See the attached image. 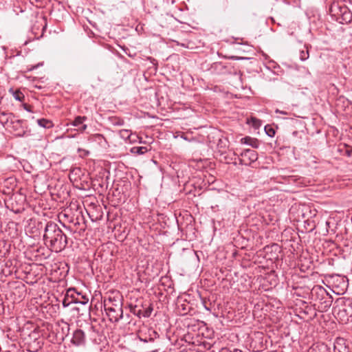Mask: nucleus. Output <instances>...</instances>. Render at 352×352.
Here are the masks:
<instances>
[{"instance_id":"nucleus-16","label":"nucleus","mask_w":352,"mask_h":352,"mask_svg":"<svg viewBox=\"0 0 352 352\" xmlns=\"http://www.w3.org/2000/svg\"><path fill=\"white\" fill-rule=\"evenodd\" d=\"M10 92H11L12 94V96L16 100H18L20 102H22L24 100L25 96L21 91H19V90L14 91L12 89H10Z\"/></svg>"},{"instance_id":"nucleus-33","label":"nucleus","mask_w":352,"mask_h":352,"mask_svg":"<svg viewBox=\"0 0 352 352\" xmlns=\"http://www.w3.org/2000/svg\"><path fill=\"white\" fill-rule=\"evenodd\" d=\"M298 134V131H294L292 133L293 136H297Z\"/></svg>"},{"instance_id":"nucleus-34","label":"nucleus","mask_w":352,"mask_h":352,"mask_svg":"<svg viewBox=\"0 0 352 352\" xmlns=\"http://www.w3.org/2000/svg\"><path fill=\"white\" fill-rule=\"evenodd\" d=\"M232 352H243V351L241 350H240V349H235L233 350Z\"/></svg>"},{"instance_id":"nucleus-20","label":"nucleus","mask_w":352,"mask_h":352,"mask_svg":"<svg viewBox=\"0 0 352 352\" xmlns=\"http://www.w3.org/2000/svg\"><path fill=\"white\" fill-rule=\"evenodd\" d=\"M91 139L93 141L98 142L100 144H102V141L106 142V140H105L104 137L103 136V135L100 134V133L94 134L91 137Z\"/></svg>"},{"instance_id":"nucleus-11","label":"nucleus","mask_w":352,"mask_h":352,"mask_svg":"<svg viewBox=\"0 0 352 352\" xmlns=\"http://www.w3.org/2000/svg\"><path fill=\"white\" fill-rule=\"evenodd\" d=\"M307 352H331V349L326 344L321 342L314 344Z\"/></svg>"},{"instance_id":"nucleus-28","label":"nucleus","mask_w":352,"mask_h":352,"mask_svg":"<svg viewBox=\"0 0 352 352\" xmlns=\"http://www.w3.org/2000/svg\"><path fill=\"white\" fill-rule=\"evenodd\" d=\"M23 108L24 109H25L27 111H29V112H31L32 111V109H31V107L29 106L28 104H23Z\"/></svg>"},{"instance_id":"nucleus-14","label":"nucleus","mask_w":352,"mask_h":352,"mask_svg":"<svg viewBox=\"0 0 352 352\" xmlns=\"http://www.w3.org/2000/svg\"><path fill=\"white\" fill-rule=\"evenodd\" d=\"M153 310V309L152 305L150 303L148 305L147 304V305L144 306V308L142 311L141 317L142 316L144 317V318L150 317Z\"/></svg>"},{"instance_id":"nucleus-30","label":"nucleus","mask_w":352,"mask_h":352,"mask_svg":"<svg viewBox=\"0 0 352 352\" xmlns=\"http://www.w3.org/2000/svg\"><path fill=\"white\" fill-rule=\"evenodd\" d=\"M276 113H280L283 114V115H287V112H285V111H280V110H278V109H276Z\"/></svg>"},{"instance_id":"nucleus-35","label":"nucleus","mask_w":352,"mask_h":352,"mask_svg":"<svg viewBox=\"0 0 352 352\" xmlns=\"http://www.w3.org/2000/svg\"><path fill=\"white\" fill-rule=\"evenodd\" d=\"M346 153H347V155H349H349H351V151H346Z\"/></svg>"},{"instance_id":"nucleus-19","label":"nucleus","mask_w":352,"mask_h":352,"mask_svg":"<svg viewBox=\"0 0 352 352\" xmlns=\"http://www.w3.org/2000/svg\"><path fill=\"white\" fill-rule=\"evenodd\" d=\"M119 134L121 138L128 140L130 138L131 131L128 129H122L119 131Z\"/></svg>"},{"instance_id":"nucleus-24","label":"nucleus","mask_w":352,"mask_h":352,"mask_svg":"<svg viewBox=\"0 0 352 352\" xmlns=\"http://www.w3.org/2000/svg\"><path fill=\"white\" fill-rule=\"evenodd\" d=\"M309 58V52L308 50L304 51L302 50L300 52V59L302 61L306 60Z\"/></svg>"},{"instance_id":"nucleus-21","label":"nucleus","mask_w":352,"mask_h":352,"mask_svg":"<svg viewBox=\"0 0 352 352\" xmlns=\"http://www.w3.org/2000/svg\"><path fill=\"white\" fill-rule=\"evenodd\" d=\"M265 131L266 134L271 138L275 135V130L270 125L265 126Z\"/></svg>"},{"instance_id":"nucleus-17","label":"nucleus","mask_w":352,"mask_h":352,"mask_svg":"<svg viewBox=\"0 0 352 352\" xmlns=\"http://www.w3.org/2000/svg\"><path fill=\"white\" fill-rule=\"evenodd\" d=\"M110 121L114 126H122L124 123V120L118 117H112L110 118Z\"/></svg>"},{"instance_id":"nucleus-26","label":"nucleus","mask_w":352,"mask_h":352,"mask_svg":"<svg viewBox=\"0 0 352 352\" xmlns=\"http://www.w3.org/2000/svg\"><path fill=\"white\" fill-rule=\"evenodd\" d=\"M269 248H271V249H272V251H275V252H276V251H278V250H279L280 247L278 246V244L274 243V244H272L270 247L267 246V247H265V250L269 249Z\"/></svg>"},{"instance_id":"nucleus-31","label":"nucleus","mask_w":352,"mask_h":352,"mask_svg":"<svg viewBox=\"0 0 352 352\" xmlns=\"http://www.w3.org/2000/svg\"><path fill=\"white\" fill-rule=\"evenodd\" d=\"M232 59H234V60H240V59H244V58L243 57H239V56H232L231 57Z\"/></svg>"},{"instance_id":"nucleus-22","label":"nucleus","mask_w":352,"mask_h":352,"mask_svg":"<svg viewBox=\"0 0 352 352\" xmlns=\"http://www.w3.org/2000/svg\"><path fill=\"white\" fill-rule=\"evenodd\" d=\"M79 226H80V232L85 231L86 228L85 221L81 212H80L79 214Z\"/></svg>"},{"instance_id":"nucleus-23","label":"nucleus","mask_w":352,"mask_h":352,"mask_svg":"<svg viewBox=\"0 0 352 352\" xmlns=\"http://www.w3.org/2000/svg\"><path fill=\"white\" fill-rule=\"evenodd\" d=\"M148 336H149V340L151 342H154V340L156 338H158L160 337L158 333L154 330H150Z\"/></svg>"},{"instance_id":"nucleus-27","label":"nucleus","mask_w":352,"mask_h":352,"mask_svg":"<svg viewBox=\"0 0 352 352\" xmlns=\"http://www.w3.org/2000/svg\"><path fill=\"white\" fill-rule=\"evenodd\" d=\"M252 122L254 123V126L256 127V126H258L260 125V121L258 119H256L255 118H252Z\"/></svg>"},{"instance_id":"nucleus-36","label":"nucleus","mask_w":352,"mask_h":352,"mask_svg":"<svg viewBox=\"0 0 352 352\" xmlns=\"http://www.w3.org/2000/svg\"><path fill=\"white\" fill-rule=\"evenodd\" d=\"M151 352H158V350H157V349H155V350H153V351H151Z\"/></svg>"},{"instance_id":"nucleus-25","label":"nucleus","mask_w":352,"mask_h":352,"mask_svg":"<svg viewBox=\"0 0 352 352\" xmlns=\"http://www.w3.org/2000/svg\"><path fill=\"white\" fill-rule=\"evenodd\" d=\"M74 303V302H71V298H68L67 296V294L63 300V305L64 307H68L70 304Z\"/></svg>"},{"instance_id":"nucleus-5","label":"nucleus","mask_w":352,"mask_h":352,"mask_svg":"<svg viewBox=\"0 0 352 352\" xmlns=\"http://www.w3.org/2000/svg\"><path fill=\"white\" fill-rule=\"evenodd\" d=\"M67 296L71 298V302L75 304L87 305L89 302V298L87 296L77 292L74 288H70L67 291Z\"/></svg>"},{"instance_id":"nucleus-2","label":"nucleus","mask_w":352,"mask_h":352,"mask_svg":"<svg viewBox=\"0 0 352 352\" xmlns=\"http://www.w3.org/2000/svg\"><path fill=\"white\" fill-rule=\"evenodd\" d=\"M123 297L119 292H111L104 298V309L111 322L123 318Z\"/></svg>"},{"instance_id":"nucleus-37","label":"nucleus","mask_w":352,"mask_h":352,"mask_svg":"<svg viewBox=\"0 0 352 352\" xmlns=\"http://www.w3.org/2000/svg\"><path fill=\"white\" fill-rule=\"evenodd\" d=\"M38 65H36V66H34L32 69L37 68V67H38Z\"/></svg>"},{"instance_id":"nucleus-29","label":"nucleus","mask_w":352,"mask_h":352,"mask_svg":"<svg viewBox=\"0 0 352 352\" xmlns=\"http://www.w3.org/2000/svg\"><path fill=\"white\" fill-rule=\"evenodd\" d=\"M140 340H141L142 342H151V341L149 340V337H148V338H140Z\"/></svg>"},{"instance_id":"nucleus-15","label":"nucleus","mask_w":352,"mask_h":352,"mask_svg":"<svg viewBox=\"0 0 352 352\" xmlns=\"http://www.w3.org/2000/svg\"><path fill=\"white\" fill-rule=\"evenodd\" d=\"M148 151V148L146 146H133L131 149V152L137 155H142Z\"/></svg>"},{"instance_id":"nucleus-4","label":"nucleus","mask_w":352,"mask_h":352,"mask_svg":"<svg viewBox=\"0 0 352 352\" xmlns=\"http://www.w3.org/2000/svg\"><path fill=\"white\" fill-rule=\"evenodd\" d=\"M313 290L316 292L318 296H321L320 306L318 307V309H321L322 311H326L331 305L332 297L329 296L325 289L321 286L314 288Z\"/></svg>"},{"instance_id":"nucleus-1","label":"nucleus","mask_w":352,"mask_h":352,"mask_svg":"<svg viewBox=\"0 0 352 352\" xmlns=\"http://www.w3.org/2000/svg\"><path fill=\"white\" fill-rule=\"evenodd\" d=\"M43 239L45 245L52 252H60L68 243L67 235L60 227L53 221H49L44 228Z\"/></svg>"},{"instance_id":"nucleus-9","label":"nucleus","mask_w":352,"mask_h":352,"mask_svg":"<svg viewBox=\"0 0 352 352\" xmlns=\"http://www.w3.org/2000/svg\"><path fill=\"white\" fill-rule=\"evenodd\" d=\"M23 121L21 120H16L10 121V126L12 130L16 133L15 135L18 137H23L27 134V131L23 126Z\"/></svg>"},{"instance_id":"nucleus-7","label":"nucleus","mask_w":352,"mask_h":352,"mask_svg":"<svg viewBox=\"0 0 352 352\" xmlns=\"http://www.w3.org/2000/svg\"><path fill=\"white\" fill-rule=\"evenodd\" d=\"M71 342L76 346H85L86 344V335L82 329H76L73 333Z\"/></svg>"},{"instance_id":"nucleus-10","label":"nucleus","mask_w":352,"mask_h":352,"mask_svg":"<svg viewBox=\"0 0 352 352\" xmlns=\"http://www.w3.org/2000/svg\"><path fill=\"white\" fill-rule=\"evenodd\" d=\"M87 120V118L86 116H76L71 122V125L77 127L78 131L84 132L87 128V125L84 124Z\"/></svg>"},{"instance_id":"nucleus-6","label":"nucleus","mask_w":352,"mask_h":352,"mask_svg":"<svg viewBox=\"0 0 352 352\" xmlns=\"http://www.w3.org/2000/svg\"><path fill=\"white\" fill-rule=\"evenodd\" d=\"M241 159L240 163L245 165H250L258 159V153L252 149H245L241 153Z\"/></svg>"},{"instance_id":"nucleus-18","label":"nucleus","mask_w":352,"mask_h":352,"mask_svg":"<svg viewBox=\"0 0 352 352\" xmlns=\"http://www.w3.org/2000/svg\"><path fill=\"white\" fill-rule=\"evenodd\" d=\"M212 68H214V69L219 70L221 73L224 74L226 73L224 70L227 69V66L224 65L222 63L219 62L214 63L212 65Z\"/></svg>"},{"instance_id":"nucleus-8","label":"nucleus","mask_w":352,"mask_h":352,"mask_svg":"<svg viewBox=\"0 0 352 352\" xmlns=\"http://www.w3.org/2000/svg\"><path fill=\"white\" fill-rule=\"evenodd\" d=\"M137 304L133 305L132 303L129 305L130 311L138 318H141L142 311L144 308V306L147 305L146 302L144 301L142 298L137 299Z\"/></svg>"},{"instance_id":"nucleus-3","label":"nucleus","mask_w":352,"mask_h":352,"mask_svg":"<svg viewBox=\"0 0 352 352\" xmlns=\"http://www.w3.org/2000/svg\"><path fill=\"white\" fill-rule=\"evenodd\" d=\"M329 13L340 23L347 24L352 21V12L346 6H340L338 3H333L329 8Z\"/></svg>"},{"instance_id":"nucleus-32","label":"nucleus","mask_w":352,"mask_h":352,"mask_svg":"<svg viewBox=\"0 0 352 352\" xmlns=\"http://www.w3.org/2000/svg\"><path fill=\"white\" fill-rule=\"evenodd\" d=\"M42 227H43V223L41 222H38L37 223V229L42 228Z\"/></svg>"},{"instance_id":"nucleus-12","label":"nucleus","mask_w":352,"mask_h":352,"mask_svg":"<svg viewBox=\"0 0 352 352\" xmlns=\"http://www.w3.org/2000/svg\"><path fill=\"white\" fill-rule=\"evenodd\" d=\"M241 143L251 146L253 148H258L259 146V141L256 138L251 137H245L241 138Z\"/></svg>"},{"instance_id":"nucleus-13","label":"nucleus","mask_w":352,"mask_h":352,"mask_svg":"<svg viewBox=\"0 0 352 352\" xmlns=\"http://www.w3.org/2000/svg\"><path fill=\"white\" fill-rule=\"evenodd\" d=\"M37 123L40 126L45 129H51L54 126L51 120L45 118L38 119Z\"/></svg>"}]
</instances>
